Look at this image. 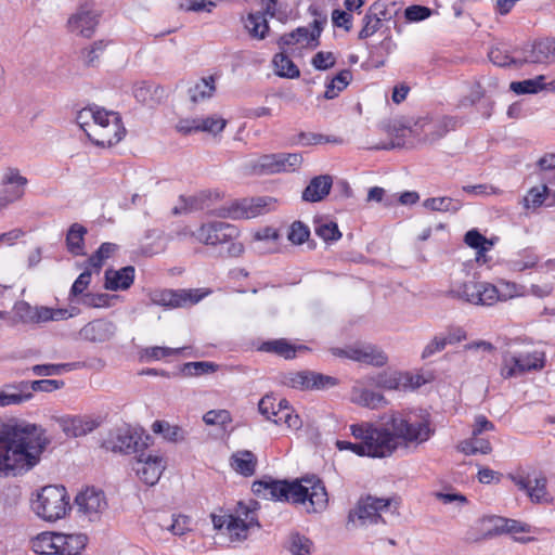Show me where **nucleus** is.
I'll return each mask as SVG.
<instances>
[{
  "label": "nucleus",
  "mask_w": 555,
  "mask_h": 555,
  "mask_svg": "<svg viewBox=\"0 0 555 555\" xmlns=\"http://www.w3.org/2000/svg\"><path fill=\"white\" fill-rule=\"evenodd\" d=\"M87 228L80 223H73L66 233V248L75 256L85 255V235Z\"/></svg>",
  "instance_id": "nucleus-33"
},
{
  "label": "nucleus",
  "mask_w": 555,
  "mask_h": 555,
  "mask_svg": "<svg viewBox=\"0 0 555 555\" xmlns=\"http://www.w3.org/2000/svg\"><path fill=\"white\" fill-rule=\"evenodd\" d=\"M280 233L278 230L267 227L257 231L254 235V248L261 254L278 250Z\"/></svg>",
  "instance_id": "nucleus-27"
},
{
  "label": "nucleus",
  "mask_w": 555,
  "mask_h": 555,
  "mask_svg": "<svg viewBox=\"0 0 555 555\" xmlns=\"http://www.w3.org/2000/svg\"><path fill=\"white\" fill-rule=\"evenodd\" d=\"M449 294L469 304L482 306H491L502 299L498 288L486 282H464L452 287Z\"/></svg>",
  "instance_id": "nucleus-10"
},
{
  "label": "nucleus",
  "mask_w": 555,
  "mask_h": 555,
  "mask_svg": "<svg viewBox=\"0 0 555 555\" xmlns=\"http://www.w3.org/2000/svg\"><path fill=\"white\" fill-rule=\"evenodd\" d=\"M254 168L261 175L276 173V153L261 155L257 159Z\"/></svg>",
  "instance_id": "nucleus-64"
},
{
  "label": "nucleus",
  "mask_w": 555,
  "mask_h": 555,
  "mask_svg": "<svg viewBox=\"0 0 555 555\" xmlns=\"http://www.w3.org/2000/svg\"><path fill=\"white\" fill-rule=\"evenodd\" d=\"M215 91V78L212 76L202 78L194 87L190 88V100L193 103L208 101L211 99Z\"/></svg>",
  "instance_id": "nucleus-42"
},
{
  "label": "nucleus",
  "mask_w": 555,
  "mask_h": 555,
  "mask_svg": "<svg viewBox=\"0 0 555 555\" xmlns=\"http://www.w3.org/2000/svg\"><path fill=\"white\" fill-rule=\"evenodd\" d=\"M152 429L156 434H162L163 437L171 442L183 441L186 438V431L180 426H172L166 421H156L152 425Z\"/></svg>",
  "instance_id": "nucleus-43"
},
{
  "label": "nucleus",
  "mask_w": 555,
  "mask_h": 555,
  "mask_svg": "<svg viewBox=\"0 0 555 555\" xmlns=\"http://www.w3.org/2000/svg\"><path fill=\"white\" fill-rule=\"evenodd\" d=\"M352 78V74L349 69H343L339 72L328 85H326V90L324 92V98L326 100L335 99L339 92H341L349 85Z\"/></svg>",
  "instance_id": "nucleus-46"
},
{
  "label": "nucleus",
  "mask_w": 555,
  "mask_h": 555,
  "mask_svg": "<svg viewBox=\"0 0 555 555\" xmlns=\"http://www.w3.org/2000/svg\"><path fill=\"white\" fill-rule=\"evenodd\" d=\"M377 385L388 390H403L411 385V377L409 372H393L390 374H380L377 379Z\"/></svg>",
  "instance_id": "nucleus-35"
},
{
  "label": "nucleus",
  "mask_w": 555,
  "mask_h": 555,
  "mask_svg": "<svg viewBox=\"0 0 555 555\" xmlns=\"http://www.w3.org/2000/svg\"><path fill=\"white\" fill-rule=\"evenodd\" d=\"M302 160L300 153H276V173L295 171Z\"/></svg>",
  "instance_id": "nucleus-53"
},
{
  "label": "nucleus",
  "mask_w": 555,
  "mask_h": 555,
  "mask_svg": "<svg viewBox=\"0 0 555 555\" xmlns=\"http://www.w3.org/2000/svg\"><path fill=\"white\" fill-rule=\"evenodd\" d=\"M314 231L325 242H336L341 237L337 223L333 221L317 225Z\"/></svg>",
  "instance_id": "nucleus-62"
},
{
  "label": "nucleus",
  "mask_w": 555,
  "mask_h": 555,
  "mask_svg": "<svg viewBox=\"0 0 555 555\" xmlns=\"http://www.w3.org/2000/svg\"><path fill=\"white\" fill-rule=\"evenodd\" d=\"M544 79V76H538L533 79L513 81L509 89L517 94L537 93L545 88Z\"/></svg>",
  "instance_id": "nucleus-52"
},
{
  "label": "nucleus",
  "mask_w": 555,
  "mask_h": 555,
  "mask_svg": "<svg viewBox=\"0 0 555 555\" xmlns=\"http://www.w3.org/2000/svg\"><path fill=\"white\" fill-rule=\"evenodd\" d=\"M108 46V41L98 40L91 46L85 48L80 52V57L83 64L88 67H94L99 64L101 55L104 53Z\"/></svg>",
  "instance_id": "nucleus-45"
},
{
  "label": "nucleus",
  "mask_w": 555,
  "mask_h": 555,
  "mask_svg": "<svg viewBox=\"0 0 555 555\" xmlns=\"http://www.w3.org/2000/svg\"><path fill=\"white\" fill-rule=\"evenodd\" d=\"M218 370V364L208 361L188 362L182 364L180 372L184 376H201L214 373Z\"/></svg>",
  "instance_id": "nucleus-54"
},
{
  "label": "nucleus",
  "mask_w": 555,
  "mask_h": 555,
  "mask_svg": "<svg viewBox=\"0 0 555 555\" xmlns=\"http://www.w3.org/2000/svg\"><path fill=\"white\" fill-rule=\"evenodd\" d=\"M369 10L380 22H387L399 15L402 10V3L399 0H376L370 5Z\"/></svg>",
  "instance_id": "nucleus-31"
},
{
  "label": "nucleus",
  "mask_w": 555,
  "mask_h": 555,
  "mask_svg": "<svg viewBox=\"0 0 555 555\" xmlns=\"http://www.w3.org/2000/svg\"><path fill=\"white\" fill-rule=\"evenodd\" d=\"M312 29L308 27H298L297 29L283 35L280 40V46H292L296 43H306L307 46L317 47L318 38L321 35L322 22L314 20L312 23Z\"/></svg>",
  "instance_id": "nucleus-21"
},
{
  "label": "nucleus",
  "mask_w": 555,
  "mask_h": 555,
  "mask_svg": "<svg viewBox=\"0 0 555 555\" xmlns=\"http://www.w3.org/2000/svg\"><path fill=\"white\" fill-rule=\"evenodd\" d=\"M26 401H28V396L23 395L17 384L8 385L0 390V406L21 404Z\"/></svg>",
  "instance_id": "nucleus-55"
},
{
  "label": "nucleus",
  "mask_w": 555,
  "mask_h": 555,
  "mask_svg": "<svg viewBox=\"0 0 555 555\" xmlns=\"http://www.w3.org/2000/svg\"><path fill=\"white\" fill-rule=\"evenodd\" d=\"M348 359L374 366H383L388 361L387 356L372 345L349 346Z\"/></svg>",
  "instance_id": "nucleus-24"
},
{
  "label": "nucleus",
  "mask_w": 555,
  "mask_h": 555,
  "mask_svg": "<svg viewBox=\"0 0 555 555\" xmlns=\"http://www.w3.org/2000/svg\"><path fill=\"white\" fill-rule=\"evenodd\" d=\"M65 383L59 379H39L33 382L22 380L17 383L23 395L28 396V401L34 397V391L51 392L63 388Z\"/></svg>",
  "instance_id": "nucleus-32"
},
{
  "label": "nucleus",
  "mask_w": 555,
  "mask_h": 555,
  "mask_svg": "<svg viewBox=\"0 0 555 555\" xmlns=\"http://www.w3.org/2000/svg\"><path fill=\"white\" fill-rule=\"evenodd\" d=\"M61 553L65 555H78L87 545L88 538L83 533L65 534L60 533Z\"/></svg>",
  "instance_id": "nucleus-34"
},
{
  "label": "nucleus",
  "mask_w": 555,
  "mask_h": 555,
  "mask_svg": "<svg viewBox=\"0 0 555 555\" xmlns=\"http://www.w3.org/2000/svg\"><path fill=\"white\" fill-rule=\"evenodd\" d=\"M205 294L199 289H160L149 295L152 305L166 308H184L197 304Z\"/></svg>",
  "instance_id": "nucleus-12"
},
{
  "label": "nucleus",
  "mask_w": 555,
  "mask_h": 555,
  "mask_svg": "<svg viewBox=\"0 0 555 555\" xmlns=\"http://www.w3.org/2000/svg\"><path fill=\"white\" fill-rule=\"evenodd\" d=\"M310 236V230L301 221H294L287 233V238L295 245L304 244Z\"/></svg>",
  "instance_id": "nucleus-59"
},
{
  "label": "nucleus",
  "mask_w": 555,
  "mask_h": 555,
  "mask_svg": "<svg viewBox=\"0 0 555 555\" xmlns=\"http://www.w3.org/2000/svg\"><path fill=\"white\" fill-rule=\"evenodd\" d=\"M482 534L480 538H474V541H478L480 539H490L504 533V525L506 524V518L491 515L483 516L479 519Z\"/></svg>",
  "instance_id": "nucleus-38"
},
{
  "label": "nucleus",
  "mask_w": 555,
  "mask_h": 555,
  "mask_svg": "<svg viewBox=\"0 0 555 555\" xmlns=\"http://www.w3.org/2000/svg\"><path fill=\"white\" fill-rule=\"evenodd\" d=\"M28 179L14 167H8L1 178L0 211L10 204L23 198Z\"/></svg>",
  "instance_id": "nucleus-13"
},
{
  "label": "nucleus",
  "mask_w": 555,
  "mask_h": 555,
  "mask_svg": "<svg viewBox=\"0 0 555 555\" xmlns=\"http://www.w3.org/2000/svg\"><path fill=\"white\" fill-rule=\"evenodd\" d=\"M256 349L260 352L275 354L285 360L294 359L293 344L286 338L264 340Z\"/></svg>",
  "instance_id": "nucleus-29"
},
{
  "label": "nucleus",
  "mask_w": 555,
  "mask_h": 555,
  "mask_svg": "<svg viewBox=\"0 0 555 555\" xmlns=\"http://www.w3.org/2000/svg\"><path fill=\"white\" fill-rule=\"evenodd\" d=\"M60 532H42L33 540V550L40 555H54L61 553L59 543Z\"/></svg>",
  "instance_id": "nucleus-30"
},
{
  "label": "nucleus",
  "mask_w": 555,
  "mask_h": 555,
  "mask_svg": "<svg viewBox=\"0 0 555 555\" xmlns=\"http://www.w3.org/2000/svg\"><path fill=\"white\" fill-rule=\"evenodd\" d=\"M465 122L466 119L463 116L441 113L395 116L382 120L378 125L379 130L387 134L389 141L382 142L372 149L389 151L416 145L431 146Z\"/></svg>",
  "instance_id": "nucleus-1"
},
{
  "label": "nucleus",
  "mask_w": 555,
  "mask_h": 555,
  "mask_svg": "<svg viewBox=\"0 0 555 555\" xmlns=\"http://www.w3.org/2000/svg\"><path fill=\"white\" fill-rule=\"evenodd\" d=\"M116 333V325L112 321L96 319L87 323L80 331L82 339L90 343L108 341Z\"/></svg>",
  "instance_id": "nucleus-19"
},
{
  "label": "nucleus",
  "mask_w": 555,
  "mask_h": 555,
  "mask_svg": "<svg viewBox=\"0 0 555 555\" xmlns=\"http://www.w3.org/2000/svg\"><path fill=\"white\" fill-rule=\"evenodd\" d=\"M98 24V13L87 4L79 7L67 21L68 30L85 38L93 36Z\"/></svg>",
  "instance_id": "nucleus-16"
},
{
  "label": "nucleus",
  "mask_w": 555,
  "mask_h": 555,
  "mask_svg": "<svg viewBox=\"0 0 555 555\" xmlns=\"http://www.w3.org/2000/svg\"><path fill=\"white\" fill-rule=\"evenodd\" d=\"M50 440L42 426L14 421L0 426V477H17L40 463Z\"/></svg>",
  "instance_id": "nucleus-2"
},
{
  "label": "nucleus",
  "mask_w": 555,
  "mask_h": 555,
  "mask_svg": "<svg viewBox=\"0 0 555 555\" xmlns=\"http://www.w3.org/2000/svg\"><path fill=\"white\" fill-rule=\"evenodd\" d=\"M513 366L504 374L505 377H512L524 374L529 371L541 370L545 365L544 352L534 351L532 353L518 354L512 358Z\"/></svg>",
  "instance_id": "nucleus-20"
},
{
  "label": "nucleus",
  "mask_w": 555,
  "mask_h": 555,
  "mask_svg": "<svg viewBox=\"0 0 555 555\" xmlns=\"http://www.w3.org/2000/svg\"><path fill=\"white\" fill-rule=\"evenodd\" d=\"M31 509L46 521L64 518L70 509L69 495L64 486L49 485L42 487L31 500Z\"/></svg>",
  "instance_id": "nucleus-7"
},
{
  "label": "nucleus",
  "mask_w": 555,
  "mask_h": 555,
  "mask_svg": "<svg viewBox=\"0 0 555 555\" xmlns=\"http://www.w3.org/2000/svg\"><path fill=\"white\" fill-rule=\"evenodd\" d=\"M101 420L89 416H65L60 418V426L67 437H81L98 428Z\"/></svg>",
  "instance_id": "nucleus-18"
},
{
  "label": "nucleus",
  "mask_w": 555,
  "mask_h": 555,
  "mask_svg": "<svg viewBox=\"0 0 555 555\" xmlns=\"http://www.w3.org/2000/svg\"><path fill=\"white\" fill-rule=\"evenodd\" d=\"M534 486H530L528 498L534 504L552 503L553 496L547 490V478L543 473H540L533 479Z\"/></svg>",
  "instance_id": "nucleus-36"
},
{
  "label": "nucleus",
  "mask_w": 555,
  "mask_h": 555,
  "mask_svg": "<svg viewBox=\"0 0 555 555\" xmlns=\"http://www.w3.org/2000/svg\"><path fill=\"white\" fill-rule=\"evenodd\" d=\"M312 541L299 532H292L285 543V548L293 555H309L312 548Z\"/></svg>",
  "instance_id": "nucleus-44"
},
{
  "label": "nucleus",
  "mask_w": 555,
  "mask_h": 555,
  "mask_svg": "<svg viewBox=\"0 0 555 555\" xmlns=\"http://www.w3.org/2000/svg\"><path fill=\"white\" fill-rule=\"evenodd\" d=\"M351 435L362 440L365 456H390L401 444L427 441L434 434L429 420L411 421L401 413L392 414L382 426L376 427L370 423L353 424L350 426Z\"/></svg>",
  "instance_id": "nucleus-3"
},
{
  "label": "nucleus",
  "mask_w": 555,
  "mask_h": 555,
  "mask_svg": "<svg viewBox=\"0 0 555 555\" xmlns=\"http://www.w3.org/2000/svg\"><path fill=\"white\" fill-rule=\"evenodd\" d=\"M275 72L281 77L297 78L300 75L298 67L295 63L284 53H278L273 57Z\"/></svg>",
  "instance_id": "nucleus-49"
},
{
  "label": "nucleus",
  "mask_w": 555,
  "mask_h": 555,
  "mask_svg": "<svg viewBox=\"0 0 555 555\" xmlns=\"http://www.w3.org/2000/svg\"><path fill=\"white\" fill-rule=\"evenodd\" d=\"M101 447L114 453L130 454L140 453L147 443L141 442V437L130 428H116L103 439Z\"/></svg>",
  "instance_id": "nucleus-11"
},
{
  "label": "nucleus",
  "mask_w": 555,
  "mask_h": 555,
  "mask_svg": "<svg viewBox=\"0 0 555 555\" xmlns=\"http://www.w3.org/2000/svg\"><path fill=\"white\" fill-rule=\"evenodd\" d=\"M309 373L310 371L289 372L283 376L282 383L295 389L308 390Z\"/></svg>",
  "instance_id": "nucleus-58"
},
{
  "label": "nucleus",
  "mask_w": 555,
  "mask_h": 555,
  "mask_svg": "<svg viewBox=\"0 0 555 555\" xmlns=\"http://www.w3.org/2000/svg\"><path fill=\"white\" fill-rule=\"evenodd\" d=\"M14 319L22 323H34L36 307L26 301H17L13 307Z\"/></svg>",
  "instance_id": "nucleus-63"
},
{
  "label": "nucleus",
  "mask_w": 555,
  "mask_h": 555,
  "mask_svg": "<svg viewBox=\"0 0 555 555\" xmlns=\"http://www.w3.org/2000/svg\"><path fill=\"white\" fill-rule=\"evenodd\" d=\"M399 502L395 498L361 496L356 506L349 511L346 524L347 529H353L369 524H385L383 513H396Z\"/></svg>",
  "instance_id": "nucleus-6"
},
{
  "label": "nucleus",
  "mask_w": 555,
  "mask_h": 555,
  "mask_svg": "<svg viewBox=\"0 0 555 555\" xmlns=\"http://www.w3.org/2000/svg\"><path fill=\"white\" fill-rule=\"evenodd\" d=\"M76 122L96 146L116 145L126 134L120 114L102 106H83Z\"/></svg>",
  "instance_id": "nucleus-5"
},
{
  "label": "nucleus",
  "mask_w": 555,
  "mask_h": 555,
  "mask_svg": "<svg viewBox=\"0 0 555 555\" xmlns=\"http://www.w3.org/2000/svg\"><path fill=\"white\" fill-rule=\"evenodd\" d=\"M291 143L293 145H302V146L324 144V143L341 144L343 139L339 137L325 135V134H321V133L299 132L297 135H295L291 140Z\"/></svg>",
  "instance_id": "nucleus-40"
},
{
  "label": "nucleus",
  "mask_w": 555,
  "mask_h": 555,
  "mask_svg": "<svg viewBox=\"0 0 555 555\" xmlns=\"http://www.w3.org/2000/svg\"><path fill=\"white\" fill-rule=\"evenodd\" d=\"M457 449L465 455L489 454L492 451V446L488 438L472 435L469 439L463 440Z\"/></svg>",
  "instance_id": "nucleus-39"
},
{
  "label": "nucleus",
  "mask_w": 555,
  "mask_h": 555,
  "mask_svg": "<svg viewBox=\"0 0 555 555\" xmlns=\"http://www.w3.org/2000/svg\"><path fill=\"white\" fill-rule=\"evenodd\" d=\"M118 246L114 243L105 242L88 258V264L99 271L104 261L108 259L116 250Z\"/></svg>",
  "instance_id": "nucleus-51"
},
{
  "label": "nucleus",
  "mask_w": 555,
  "mask_h": 555,
  "mask_svg": "<svg viewBox=\"0 0 555 555\" xmlns=\"http://www.w3.org/2000/svg\"><path fill=\"white\" fill-rule=\"evenodd\" d=\"M243 514L245 515V519H242L240 517L233 516L230 518L228 527H227V533L230 537V540L232 542L237 541H244L247 539L248 529L253 526L260 527L259 521L254 516V512L250 511L247 507H244Z\"/></svg>",
  "instance_id": "nucleus-23"
},
{
  "label": "nucleus",
  "mask_w": 555,
  "mask_h": 555,
  "mask_svg": "<svg viewBox=\"0 0 555 555\" xmlns=\"http://www.w3.org/2000/svg\"><path fill=\"white\" fill-rule=\"evenodd\" d=\"M333 178L330 175H320L313 177L302 191L304 202L318 203L323 201L331 192Z\"/></svg>",
  "instance_id": "nucleus-22"
},
{
  "label": "nucleus",
  "mask_w": 555,
  "mask_h": 555,
  "mask_svg": "<svg viewBox=\"0 0 555 555\" xmlns=\"http://www.w3.org/2000/svg\"><path fill=\"white\" fill-rule=\"evenodd\" d=\"M231 467L245 477L253 476L256 472L257 457L248 450L237 451L230 459Z\"/></svg>",
  "instance_id": "nucleus-28"
},
{
  "label": "nucleus",
  "mask_w": 555,
  "mask_h": 555,
  "mask_svg": "<svg viewBox=\"0 0 555 555\" xmlns=\"http://www.w3.org/2000/svg\"><path fill=\"white\" fill-rule=\"evenodd\" d=\"M275 203V199L269 196L253 198H242L223 205L214 210V215L219 218L250 219L269 210V206Z\"/></svg>",
  "instance_id": "nucleus-9"
},
{
  "label": "nucleus",
  "mask_w": 555,
  "mask_h": 555,
  "mask_svg": "<svg viewBox=\"0 0 555 555\" xmlns=\"http://www.w3.org/2000/svg\"><path fill=\"white\" fill-rule=\"evenodd\" d=\"M210 191L202 192L198 196H190L185 197L181 195L179 197L180 204L175 206L171 210L172 215L178 216L182 214H188L194 210L203 209L204 203L206 199L210 198L211 196Z\"/></svg>",
  "instance_id": "nucleus-37"
},
{
  "label": "nucleus",
  "mask_w": 555,
  "mask_h": 555,
  "mask_svg": "<svg viewBox=\"0 0 555 555\" xmlns=\"http://www.w3.org/2000/svg\"><path fill=\"white\" fill-rule=\"evenodd\" d=\"M255 495L273 501L306 504L308 513H321L327 507L328 495L324 482L315 475L288 481L263 476L251 486Z\"/></svg>",
  "instance_id": "nucleus-4"
},
{
  "label": "nucleus",
  "mask_w": 555,
  "mask_h": 555,
  "mask_svg": "<svg viewBox=\"0 0 555 555\" xmlns=\"http://www.w3.org/2000/svg\"><path fill=\"white\" fill-rule=\"evenodd\" d=\"M272 422L274 424H286L288 428L298 430L302 427V421L299 415L294 414V410H275L272 412Z\"/></svg>",
  "instance_id": "nucleus-57"
},
{
  "label": "nucleus",
  "mask_w": 555,
  "mask_h": 555,
  "mask_svg": "<svg viewBox=\"0 0 555 555\" xmlns=\"http://www.w3.org/2000/svg\"><path fill=\"white\" fill-rule=\"evenodd\" d=\"M78 512L83 514L90 521L100 518V515L106 509L107 502L102 490L87 488L77 494L75 499Z\"/></svg>",
  "instance_id": "nucleus-15"
},
{
  "label": "nucleus",
  "mask_w": 555,
  "mask_h": 555,
  "mask_svg": "<svg viewBox=\"0 0 555 555\" xmlns=\"http://www.w3.org/2000/svg\"><path fill=\"white\" fill-rule=\"evenodd\" d=\"M91 282V272L87 269L81 272L78 278L75 280L74 284L70 287L68 300L70 302H76L75 298L78 296L85 295V289L89 286Z\"/></svg>",
  "instance_id": "nucleus-60"
},
{
  "label": "nucleus",
  "mask_w": 555,
  "mask_h": 555,
  "mask_svg": "<svg viewBox=\"0 0 555 555\" xmlns=\"http://www.w3.org/2000/svg\"><path fill=\"white\" fill-rule=\"evenodd\" d=\"M488 55L490 61L499 67H520L524 65V56L511 55L505 47H493Z\"/></svg>",
  "instance_id": "nucleus-41"
},
{
  "label": "nucleus",
  "mask_w": 555,
  "mask_h": 555,
  "mask_svg": "<svg viewBox=\"0 0 555 555\" xmlns=\"http://www.w3.org/2000/svg\"><path fill=\"white\" fill-rule=\"evenodd\" d=\"M423 206L433 211H453L456 212L461 208V203L451 197H429L423 202Z\"/></svg>",
  "instance_id": "nucleus-50"
},
{
  "label": "nucleus",
  "mask_w": 555,
  "mask_h": 555,
  "mask_svg": "<svg viewBox=\"0 0 555 555\" xmlns=\"http://www.w3.org/2000/svg\"><path fill=\"white\" fill-rule=\"evenodd\" d=\"M245 27L253 37L259 39L264 38V35L269 29L264 13L256 12L248 14L245 21Z\"/></svg>",
  "instance_id": "nucleus-47"
},
{
  "label": "nucleus",
  "mask_w": 555,
  "mask_h": 555,
  "mask_svg": "<svg viewBox=\"0 0 555 555\" xmlns=\"http://www.w3.org/2000/svg\"><path fill=\"white\" fill-rule=\"evenodd\" d=\"M362 23L363 26L359 33L360 39H366L373 36L382 27V22L379 21V18L377 16H374L369 9L362 20Z\"/></svg>",
  "instance_id": "nucleus-61"
},
{
  "label": "nucleus",
  "mask_w": 555,
  "mask_h": 555,
  "mask_svg": "<svg viewBox=\"0 0 555 555\" xmlns=\"http://www.w3.org/2000/svg\"><path fill=\"white\" fill-rule=\"evenodd\" d=\"M133 96L139 103H162L168 100V92L162 86L142 81L135 83L132 89Z\"/></svg>",
  "instance_id": "nucleus-25"
},
{
  "label": "nucleus",
  "mask_w": 555,
  "mask_h": 555,
  "mask_svg": "<svg viewBox=\"0 0 555 555\" xmlns=\"http://www.w3.org/2000/svg\"><path fill=\"white\" fill-rule=\"evenodd\" d=\"M524 64H553L555 63V38L535 40L522 51Z\"/></svg>",
  "instance_id": "nucleus-17"
},
{
  "label": "nucleus",
  "mask_w": 555,
  "mask_h": 555,
  "mask_svg": "<svg viewBox=\"0 0 555 555\" xmlns=\"http://www.w3.org/2000/svg\"><path fill=\"white\" fill-rule=\"evenodd\" d=\"M238 229L231 223L212 221L204 223L197 229V242L205 245L224 247V256L238 257L244 251V245L235 242L238 237Z\"/></svg>",
  "instance_id": "nucleus-8"
},
{
  "label": "nucleus",
  "mask_w": 555,
  "mask_h": 555,
  "mask_svg": "<svg viewBox=\"0 0 555 555\" xmlns=\"http://www.w3.org/2000/svg\"><path fill=\"white\" fill-rule=\"evenodd\" d=\"M339 384L338 378L310 371L308 390H327Z\"/></svg>",
  "instance_id": "nucleus-56"
},
{
  "label": "nucleus",
  "mask_w": 555,
  "mask_h": 555,
  "mask_svg": "<svg viewBox=\"0 0 555 555\" xmlns=\"http://www.w3.org/2000/svg\"><path fill=\"white\" fill-rule=\"evenodd\" d=\"M548 195L547 185L533 186L528 191V194L522 198V205L526 209H537L542 205L546 206Z\"/></svg>",
  "instance_id": "nucleus-48"
},
{
  "label": "nucleus",
  "mask_w": 555,
  "mask_h": 555,
  "mask_svg": "<svg viewBox=\"0 0 555 555\" xmlns=\"http://www.w3.org/2000/svg\"><path fill=\"white\" fill-rule=\"evenodd\" d=\"M164 468L163 457L146 453L144 449L139 453L132 465V469L138 477L147 486H154L159 480Z\"/></svg>",
  "instance_id": "nucleus-14"
},
{
  "label": "nucleus",
  "mask_w": 555,
  "mask_h": 555,
  "mask_svg": "<svg viewBox=\"0 0 555 555\" xmlns=\"http://www.w3.org/2000/svg\"><path fill=\"white\" fill-rule=\"evenodd\" d=\"M134 267L127 266L119 270L107 269L105 271L104 287L109 291L128 289L134 281Z\"/></svg>",
  "instance_id": "nucleus-26"
}]
</instances>
